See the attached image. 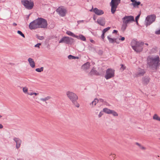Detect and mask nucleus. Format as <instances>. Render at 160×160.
<instances>
[{"label": "nucleus", "mask_w": 160, "mask_h": 160, "mask_svg": "<svg viewBox=\"0 0 160 160\" xmlns=\"http://www.w3.org/2000/svg\"><path fill=\"white\" fill-rule=\"evenodd\" d=\"M13 139L16 142V148L18 149L20 146L22 141L19 138H14Z\"/></svg>", "instance_id": "obj_14"}, {"label": "nucleus", "mask_w": 160, "mask_h": 160, "mask_svg": "<svg viewBox=\"0 0 160 160\" xmlns=\"http://www.w3.org/2000/svg\"><path fill=\"white\" fill-rule=\"evenodd\" d=\"M2 117V116L0 115V118Z\"/></svg>", "instance_id": "obj_58"}, {"label": "nucleus", "mask_w": 160, "mask_h": 160, "mask_svg": "<svg viewBox=\"0 0 160 160\" xmlns=\"http://www.w3.org/2000/svg\"><path fill=\"white\" fill-rule=\"evenodd\" d=\"M17 33L19 34L21 36H22L23 38H25V36L22 33V32L19 30H18L17 31Z\"/></svg>", "instance_id": "obj_32"}, {"label": "nucleus", "mask_w": 160, "mask_h": 160, "mask_svg": "<svg viewBox=\"0 0 160 160\" xmlns=\"http://www.w3.org/2000/svg\"><path fill=\"white\" fill-rule=\"evenodd\" d=\"M120 37H121V38L119 39V40H121L122 41L125 40V38L124 37H122L121 36H120Z\"/></svg>", "instance_id": "obj_44"}, {"label": "nucleus", "mask_w": 160, "mask_h": 160, "mask_svg": "<svg viewBox=\"0 0 160 160\" xmlns=\"http://www.w3.org/2000/svg\"><path fill=\"white\" fill-rule=\"evenodd\" d=\"M10 64H13V63H10Z\"/></svg>", "instance_id": "obj_61"}, {"label": "nucleus", "mask_w": 160, "mask_h": 160, "mask_svg": "<svg viewBox=\"0 0 160 160\" xmlns=\"http://www.w3.org/2000/svg\"><path fill=\"white\" fill-rule=\"evenodd\" d=\"M41 44L40 43H38L37 44H36L34 47H37L38 48H40V46L41 45Z\"/></svg>", "instance_id": "obj_37"}, {"label": "nucleus", "mask_w": 160, "mask_h": 160, "mask_svg": "<svg viewBox=\"0 0 160 160\" xmlns=\"http://www.w3.org/2000/svg\"><path fill=\"white\" fill-rule=\"evenodd\" d=\"M90 66V63L88 62L83 65L82 66V68L83 69H88L89 68Z\"/></svg>", "instance_id": "obj_20"}, {"label": "nucleus", "mask_w": 160, "mask_h": 160, "mask_svg": "<svg viewBox=\"0 0 160 160\" xmlns=\"http://www.w3.org/2000/svg\"><path fill=\"white\" fill-rule=\"evenodd\" d=\"M38 94V93H37L36 92H33V95H34L35 96H37Z\"/></svg>", "instance_id": "obj_51"}, {"label": "nucleus", "mask_w": 160, "mask_h": 160, "mask_svg": "<svg viewBox=\"0 0 160 160\" xmlns=\"http://www.w3.org/2000/svg\"><path fill=\"white\" fill-rule=\"evenodd\" d=\"M153 119L160 121V117L156 114H154L153 117Z\"/></svg>", "instance_id": "obj_24"}, {"label": "nucleus", "mask_w": 160, "mask_h": 160, "mask_svg": "<svg viewBox=\"0 0 160 160\" xmlns=\"http://www.w3.org/2000/svg\"><path fill=\"white\" fill-rule=\"evenodd\" d=\"M67 95L74 105L77 107H79V104L77 102L78 97L77 95L74 93L68 91L67 92Z\"/></svg>", "instance_id": "obj_4"}, {"label": "nucleus", "mask_w": 160, "mask_h": 160, "mask_svg": "<svg viewBox=\"0 0 160 160\" xmlns=\"http://www.w3.org/2000/svg\"><path fill=\"white\" fill-rule=\"evenodd\" d=\"M145 44L147 46H148V43H145Z\"/></svg>", "instance_id": "obj_56"}, {"label": "nucleus", "mask_w": 160, "mask_h": 160, "mask_svg": "<svg viewBox=\"0 0 160 160\" xmlns=\"http://www.w3.org/2000/svg\"><path fill=\"white\" fill-rule=\"evenodd\" d=\"M118 32V31L116 30H114L112 32L113 33H117Z\"/></svg>", "instance_id": "obj_45"}, {"label": "nucleus", "mask_w": 160, "mask_h": 160, "mask_svg": "<svg viewBox=\"0 0 160 160\" xmlns=\"http://www.w3.org/2000/svg\"><path fill=\"white\" fill-rule=\"evenodd\" d=\"M150 78L148 76H145L142 78V84L144 85H147L149 82Z\"/></svg>", "instance_id": "obj_13"}, {"label": "nucleus", "mask_w": 160, "mask_h": 160, "mask_svg": "<svg viewBox=\"0 0 160 160\" xmlns=\"http://www.w3.org/2000/svg\"><path fill=\"white\" fill-rule=\"evenodd\" d=\"M74 39L68 37H64L62 38L59 41V43L64 42L67 44H72L73 42Z\"/></svg>", "instance_id": "obj_9"}, {"label": "nucleus", "mask_w": 160, "mask_h": 160, "mask_svg": "<svg viewBox=\"0 0 160 160\" xmlns=\"http://www.w3.org/2000/svg\"><path fill=\"white\" fill-rule=\"evenodd\" d=\"M155 33L157 35L160 34V29L155 32Z\"/></svg>", "instance_id": "obj_41"}, {"label": "nucleus", "mask_w": 160, "mask_h": 160, "mask_svg": "<svg viewBox=\"0 0 160 160\" xmlns=\"http://www.w3.org/2000/svg\"><path fill=\"white\" fill-rule=\"evenodd\" d=\"M147 66L152 70L156 71L160 65V61L158 56L153 58L148 56L147 59Z\"/></svg>", "instance_id": "obj_2"}, {"label": "nucleus", "mask_w": 160, "mask_h": 160, "mask_svg": "<svg viewBox=\"0 0 160 160\" xmlns=\"http://www.w3.org/2000/svg\"><path fill=\"white\" fill-rule=\"evenodd\" d=\"M130 1L132 2L131 4L134 7H138V6L140 5L141 3L140 1H137L136 0H130Z\"/></svg>", "instance_id": "obj_16"}, {"label": "nucleus", "mask_w": 160, "mask_h": 160, "mask_svg": "<svg viewBox=\"0 0 160 160\" xmlns=\"http://www.w3.org/2000/svg\"><path fill=\"white\" fill-rule=\"evenodd\" d=\"M105 33H104L102 32V34L101 35V38H102V39L103 40V41L104 40V38H105V36H104Z\"/></svg>", "instance_id": "obj_39"}, {"label": "nucleus", "mask_w": 160, "mask_h": 160, "mask_svg": "<svg viewBox=\"0 0 160 160\" xmlns=\"http://www.w3.org/2000/svg\"><path fill=\"white\" fill-rule=\"evenodd\" d=\"M13 25L14 26H16L17 25V23H16L15 22H14L13 23Z\"/></svg>", "instance_id": "obj_52"}, {"label": "nucleus", "mask_w": 160, "mask_h": 160, "mask_svg": "<svg viewBox=\"0 0 160 160\" xmlns=\"http://www.w3.org/2000/svg\"><path fill=\"white\" fill-rule=\"evenodd\" d=\"M97 22L98 24L102 26H104L105 24V19L104 18H101L98 19Z\"/></svg>", "instance_id": "obj_15"}, {"label": "nucleus", "mask_w": 160, "mask_h": 160, "mask_svg": "<svg viewBox=\"0 0 160 160\" xmlns=\"http://www.w3.org/2000/svg\"><path fill=\"white\" fill-rule=\"evenodd\" d=\"M56 12L61 16L64 17L66 15V11L64 8H58L57 9Z\"/></svg>", "instance_id": "obj_11"}, {"label": "nucleus", "mask_w": 160, "mask_h": 160, "mask_svg": "<svg viewBox=\"0 0 160 160\" xmlns=\"http://www.w3.org/2000/svg\"><path fill=\"white\" fill-rule=\"evenodd\" d=\"M99 101L101 102H103L104 101V100L103 99H102V98H100L99 99Z\"/></svg>", "instance_id": "obj_48"}, {"label": "nucleus", "mask_w": 160, "mask_h": 160, "mask_svg": "<svg viewBox=\"0 0 160 160\" xmlns=\"http://www.w3.org/2000/svg\"><path fill=\"white\" fill-rule=\"evenodd\" d=\"M43 67H41L40 68H37L35 69L36 71L38 72H41L43 70Z\"/></svg>", "instance_id": "obj_31"}, {"label": "nucleus", "mask_w": 160, "mask_h": 160, "mask_svg": "<svg viewBox=\"0 0 160 160\" xmlns=\"http://www.w3.org/2000/svg\"><path fill=\"white\" fill-rule=\"evenodd\" d=\"M28 89L26 88H23V91L25 93H26L28 92Z\"/></svg>", "instance_id": "obj_40"}, {"label": "nucleus", "mask_w": 160, "mask_h": 160, "mask_svg": "<svg viewBox=\"0 0 160 160\" xmlns=\"http://www.w3.org/2000/svg\"><path fill=\"white\" fill-rule=\"evenodd\" d=\"M97 72V71L94 70L93 69H92L90 72H89V74L90 75H97L96 73Z\"/></svg>", "instance_id": "obj_27"}, {"label": "nucleus", "mask_w": 160, "mask_h": 160, "mask_svg": "<svg viewBox=\"0 0 160 160\" xmlns=\"http://www.w3.org/2000/svg\"><path fill=\"white\" fill-rule=\"evenodd\" d=\"M127 24L126 23H123L122 25L121 29L123 31H125L126 30L127 27Z\"/></svg>", "instance_id": "obj_26"}, {"label": "nucleus", "mask_w": 160, "mask_h": 160, "mask_svg": "<svg viewBox=\"0 0 160 160\" xmlns=\"http://www.w3.org/2000/svg\"><path fill=\"white\" fill-rule=\"evenodd\" d=\"M144 45L143 42H137L134 40L132 41L131 44L132 48L137 52H139L142 51Z\"/></svg>", "instance_id": "obj_3"}, {"label": "nucleus", "mask_w": 160, "mask_h": 160, "mask_svg": "<svg viewBox=\"0 0 160 160\" xmlns=\"http://www.w3.org/2000/svg\"><path fill=\"white\" fill-rule=\"evenodd\" d=\"M84 21L83 20H79L78 21L77 23L78 24H79L80 23H82L84 22Z\"/></svg>", "instance_id": "obj_43"}, {"label": "nucleus", "mask_w": 160, "mask_h": 160, "mask_svg": "<svg viewBox=\"0 0 160 160\" xmlns=\"http://www.w3.org/2000/svg\"><path fill=\"white\" fill-rule=\"evenodd\" d=\"M114 70L112 68H108L106 71V74L105 78L106 79H108L113 77L115 74Z\"/></svg>", "instance_id": "obj_8"}, {"label": "nucleus", "mask_w": 160, "mask_h": 160, "mask_svg": "<svg viewBox=\"0 0 160 160\" xmlns=\"http://www.w3.org/2000/svg\"><path fill=\"white\" fill-rule=\"evenodd\" d=\"M145 73V72L144 71V70L143 69H141L139 71L138 74L141 76H143L144 74Z\"/></svg>", "instance_id": "obj_29"}, {"label": "nucleus", "mask_w": 160, "mask_h": 160, "mask_svg": "<svg viewBox=\"0 0 160 160\" xmlns=\"http://www.w3.org/2000/svg\"><path fill=\"white\" fill-rule=\"evenodd\" d=\"M66 34L68 35L72 36L74 38H77V37H78L77 35H75L73 33L69 31H67Z\"/></svg>", "instance_id": "obj_22"}, {"label": "nucleus", "mask_w": 160, "mask_h": 160, "mask_svg": "<svg viewBox=\"0 0 160 160\" xmlns=\"http://www.w3.org/2000/svg\"><path fill=\"white\" fill-rule=\"evenodd\" d=\"M48 23L47 20L42 18H38L31 22L29 25V28L31 30L38 28H47Z\"/></svg>", "instance_id": "obj_1"}, {"label": "nucleus", "mask_w": 160, "mask_h": 160, "mask_svg": "<svg viewBox=\"0 0 160 160\" xmlns=\"http://www.w3.org/2000/svg\"><path fill=\"white\" fill-rule=\"evenodd\" d=\"M111 36H108L107 37V38L109 41V43H113L114 42H117V38H110Z\"/></svg>", "instance_id": "obj_18"}, {"label": "nucleus", "mask_w": 160, "mask_h": 160, "mask_svg": "<svg viewBox=\"0 0 160 160\" xmlns=\"http://www.w3.org/2000/svg\"><path fill=\"white\" fill-rule=\"evenodd\" d=\"M156 17L155 14H152L148 15L146 17L144 21V24L147 27L155 22Z\"/></svg>", "instance_id": "obj_5"}, {"label": "nucleus", "mask_w": 160, "mask_h": 160, "mask_svg": "<svg viewBox=\"0 0 160 160\" xmlns=\"http://www.w3.org/2000/svg\"><path fill=\"white\" fill-rule=\"evenodd\" d=\"M68 58L69 59H78L79 57H76L72 56L71 55H70L68 56Z\"/></svg>", "instance_id": "obj_25"}, {"label": "nucleus", "mask_w": 160, "mask_h": 160, "mask_svg": "<svg viewBox=\"0 0 160 160\" xmlns=\"http://www.w3.org/2000/svg\"><path fill=\"white\" fill-rule=\"evenodd\" d=\"M37 38L39 39L42 40L44 38V37L43 36H39L38 35H36Z\"/></svg>", "instance_id": "obj_34"}, {"label": "nucleus", "mask_w": 160, "mask_h": 160, "mask_svg": "<svg viewBox=\"0 0 160 160\" xmlns=\"http://www.w3.org/2000/svg\"><path fill=\"white\" fill-rule=\"evenodd\" d=\"M140 5L141 6H143V4H141V3H140Z\"/></svg>", "instance_id": "obj_57"}, {"label": "nucleus", "mask_w": 160, "mask_h": 160, "mask_svg": "<svg viewBox=\"0 0 160 160\" xmlns=\"http://www.w3.org/2000/svg\"><path fill=\"white\" fill-rule=\"evenodd\" d=\"M110 114H112L114 116H118V113L116 112L113 110H111Z\"/></svg>", "instance_id": "obj_28"}, {"label": "nucleus", "mask_w": 160, "mask_h": 160, "mask_svg": "<svg viewBox=\"0 0 160 160\" xmlns=\"http://www.w3.org/2000/svg\"><path fill=\"white\" fill-rule=\"evenodd\" d=\"M93 19L94 20H95L96 19V18L94 16L93 17Z\"/></svg>", "instance_id": "obj_54"}, {"label": "nucleus", "mask_w": 160, "mask_h": 160, "mask_svg": "<svg viewBox=\"0 0 160 160\" xmlns=\"http://www.w3.org/2000/svg\"><path fill=\"white\" fill-rule=\"evenodd\" d=\"M77 38H76L78 39H80L83 41H85L86 40V38L85 36L82 34H80L79 36L77 35Z\"/></svg>", "instance_id": "obj_21"}, {"label": "nucleus", "mask_w": 160, "mask_h": 160, "mask_svg": "<svg viewBox=\"0 0 160 160\" xmlns=\"http://www.w3.org/2000/svg\"><path fill=\"white\" fill-rule=\"evenodd\" d=\"M121 0H111L110 4L111 6V12L112 14L115 13L119 4L120 3Z\"/></svg>", "instance_id": "obj_6"}, {"label": "nucleus", "mask_w": 160, "mask_h": 160, "mask_svg": "<svg viewBox=\"0 0 160 160\" xmlns=\"http://www.w3.org/2000/svg\"><path fill=\"white\" fill-rule=\"evenodd\" d=\"M110 28V27H108L106 28H104L102 31V32L105 33L107 31L109 30Z\"/></svg>", "instance_id": "obj_33"}, {"label": "nucleus", "mask_w": 160, "mask_h": 160, "mask_svg": "<svg viewBox=\"0 0 160 160\" xmlns=\"http://www.w3.org/2000/svg\"><path fill=\"white\" fill-rule=\"evenodd\" d=\"M140 14H139L135 18V21H138V19H139L140 16Z\"/></svg>", "instance_id": "obj_35"}, {"label": "nucleus", "mask_w": 160, "mask_h": 160, "mask_svg": "<svg viewBox=\"0 0 160 160\" xmlns=\"http://www.w3.org/2000/svg\"><path fill=\"white\" fill-rule=\"evenodd\" d=\"M28 94L30 95H33V92L28 93Z\"/></svg>", "instance_id": "obj_50"}, {"label": "nucleus", "mask_w": 160, "mask_h": 160, "mask_svg": "<svg viewBox=\"0 0 160 160\" xmlns=\"http://www.w3.org/2000/svg\"><path fill=\"white\" fill-rule=\"evenodd\" d=\"M141 149H143V150H144V149H145V147H144L143 146H141V147H139Z\"/></svg>", "instance_id": "obj_47"}, {"label": "nucleus", "mask_w": 160, "mask_h": 160, "mask_svg": "<svg viewBox=\"0 0 160 160\" xmlns=\"http://www.w3.org/2000/svg\"><path fill=\"white\" fill-rule=\"evenodd\" d=\"M22 4L26 8L28 9H31L34 6L33 2H32L30 0H21Z\"/></svg>", "instance_id": "obj_7"}, {"label": "nucleus", "mask_w": 160, "mask_h": 160, "mask_svg": "<svg viewBox=\"0 0 160 160\" xmlns=\"http://www.w3.org/2000/svg\"><path fill=\"white\" fill-rule=\"evenodd\" d=\"M51 97L50 96H48L45 98H41L40 100L43 101H45L51 98Z\"/></svg>", "instance_id": "obj_30"}, {"label": "nucleus", "mask_w": 160, "mask_h": 160, "mask_svg": "<svg viewBox=\"0 0 160 160\" xmlns=\"http://www.w3.org/2000/svg\"><path fill=\"white\" fill-rule=\"evenodd\" d=\"M136 144L138 146H139V147H141V145L139 143H138V142H136Z\"/></svg>", "instance_id": "obj_46"}, {"label": "nucleus", "mask_w": 160, "mask_h": 160, "mask_svg": "<svg viewBox=\"0 0 160 160\" xmlns=\"http://www.w3.org/2000/svg\"><path fill=\"white\" fill-rule=\"evenodd\" d=\"M93 11L97 15H101L104 13V12L103 10L101 9H98V8H95L93 10L91 9L90 11Z\"/></svg>", "instance_id": "obj_12"}, {"label": "nucleus", "mask_w": 160, "mask_h": 160, "mask_svg": "<svg viewBox=\"0 0 160 160\" xmlns=\"http://www.w3.org/2000/svg\"><path fill=\"white\" fill-rule=\"evenodd\" d=\"M103 114V112L101 111L100 113L98 115V117L99 118L101 117Z\"/></svg>", "instance_id": "obj_42"}, {"label": "nucleus", "mask_w": 160, "mask_h": 160, "mask_svg": "<svg viewBox=\"0 0 160 160\" xmlns=\"http://www.w3.org/2000/svg\"><path fill=\"white\" fill-rule=\"evenodd\" d=\"M99 100L96 98H95L93 101H92L90 104V105L92 107V108L95 106L96 104L98 102Z\"/></svg>", "instance_id": "obj_19"}, {"label": "nucleus", "mask_w": 160, "mask_h": 160, "mask_svg": "<svg viewBox=\"0 0 160 160\" xmlns=\"http://www.w3.org/2000/svg\"><path fill=\"white\" fill-rule=\"evenodd\" d=\"M111 155H112V154H111L110 155V157Z\"/></svg>", "instance_id": "obj_59"}, {"label": "nucleus", "mask_w": 160, "mask_h": 160, "mask_svg": "<svg viewBox=\"0 0 160 160\" xmlns=\"http://www.w3.org/2000/svg\"><path fill=\"white\" fill-rule=\"evenodd\" d=\"M116 43H119L118 42H116Z\"/></svg>", "instance_id": "obj_60"}, {"label": "nucleus", "mask_w": 160, "mask_h": 160, "mask_svg": "<svg viewBox=\"0 0 160 160\" xmlns=\"http://www.w3.org/2000/svg\"><path fill=\"white\" fill-rule=\"evenodd\" d=\"M123 23L127 24L128 23L132 21H134V17L132 16H125L122 18Z\"/></svg>", "instance_id": "obj_10"}, {"label": "nucleus", "mask_w": 160, "mask_h": 160, "mask_svg": "<svg viewBox=\"0 0 160 160\" xmlns=\"http://www.w3.org/2000/svg\"><path fill=\"white\" fill-rule=\"evenodd\" d=\"M98 54L101 55L103 53V52L102 50H100L98 51Z\"/></svg>", "instance_id": "obj_38"}, {"label": "nucleus", "mask_w": 160, "mask_h": 160, "mask_svg": "<svg viewBox=\"0 0 160 160\" xmlns=\"http://www.w3.org/2000/svg\"><path fill=\"white\" fill-rule=\"evenodd\" d=\"M90 42L92 43H94V41L92 40H91Z\"/></svg>", "instance_id": "obj_53"}, {"label": "nucleus", "mask_w": 160, "mask_h": 160, "mask_svg": "<svg viewBox=\"0 0 160 160\" xmlns=\"http://www.w3.org/2000/svg\"><path fill=\"white\" fill-rule=\"evenodd\" d=\"M121 69L122 70H124L126 69V67H125L123 64H121Z\"/></svg>", "instance_id": "obj_36"}, {"label": "nucleus", "mask_w": 160, "mask_h": 160, "mask_svg": "<svg viewBox=\"0 0 160 160\" xmlns=\"http://www.w3.org/2000/svg\"><path fill=\"white\" fill-rule=\"evenodd\" d=\"M3 128V126L1 124H0V129H2Z\"/></svg>", "instance_id": "obj_49"}, {"label": "nucleus", "mask_w": 160, "mask_h": 160, "mask_svg": "<svg viewBox=\"0 0 160 160\" xmlns=\"http://www.w3.org/2000/svg\"><path fill=\"white\" fill-rule=\"evenodd\" d=\"M137 24V25H138V21H135Z\"/></svg>", "instance_id": "obj_55"}, {"label": "nucleus", "mask_w": 160, "mask_h": 160, "mask_svg": "<svg viewBox=\"0 0 160 160\" xmlns=\"http://www.w3.org/2000/svg\"><path fill=\"white\" fill-rule=\"evenodd\" d=\"M30 66L32 68H34L35 67V63L33 59L31 58H29L28 59Z\"/></svg>", "instance_id": "obj_17"}, {"label": "nucleus", "mask_w": 160, "mask_h": 160, "mask_svg": "<svg viewBox=\"0 0 160 160\" xmlns=\"http://www.w3.org/2000/svg\"><path fill=\"white\" fill-rule=\"evenodd\" d=\"M111 111V110H110L107 108H104L103 109V112L108 114H110V112Z\"/></svg>", "instance_id": "obj_23"}]
</instances>
